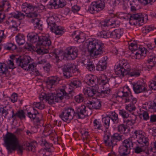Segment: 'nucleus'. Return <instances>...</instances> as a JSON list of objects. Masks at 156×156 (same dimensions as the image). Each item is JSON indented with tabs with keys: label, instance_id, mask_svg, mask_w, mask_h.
Listing matches in <instances>:
<instances>
[{
	"label": "nucleus",
	"instance_id": "nucleus-35",
	"mask_svg": "<svg viewBox=\"0 0 156 156\" xmlns=\"http://www.w3.org/2000/svg\"><path fill=\"white\" fill-rule=\"evenodd\" d=\"M137 117L136 115L129 116L127 119L123 120V123L127 125L132 126L136 122Z\"/></svg>",
	"mask_w": 156,
	"mask_h": 156
},
{
	"label": "nucleus",
	"instance_id": "nucleus-54",
	"mask_svg": "<svg viewBox=\"0 0 156 156\" xmlns=\"http://www.w3.org/2000/svg\"><path fill=\"white\" fill-rule=\"evenodd\" d=\"M33 107L36 108L40 110H42L44 108V105L42 102H34L33 104Z\"/></svg>",
	"mask_w": 156,
	"mask_h": 156
},
{
	"label": "nucleus",
	"instance_id": "nucleus-23",
	"mask_svg": "<svg viewBox=\"0 0 156 156\" xmlns=\"http://www.w3.org/2000/svg\"><path fill=\"white\" fill-rule=\"evenodd\" d=\"M33 109L35 110L34 113H32L31 112H28L27 115L34 124H37L41 120L42 115L40 114L38 111L36 110L34 108Z\"/></svg>",
	"mask_w": 156,
	"mask_h": 156
},
{
	"label": "nucleus",
	"instance_id": "nucleus-46",
	"mask_svg": "<svg viewBox=\"0 0 156 156\" xmlns=\"http://www.w3.org/2000/svg\"><path fill=\"white\" fill-rule=\"evenodd\" d=\"M37 16L35 17H33L34 18H32L31 20V22L33 23L34 25H35L34 26L37 28V27L39 30H41V25L39 23L40 20L39 19L36 18Z\"/></svg>",
	"mask_w": 156,
	"mask_h": 156
},
{
	"label": "nucleus",
	"instance_id": "nucleus-50",
	"mask_svg": "<svg viewBox=\"0 0 156 156\" xmlns=\"http://www.w3.org/2000/svg\"><path fill=\"white\" fill-rule=\"evenodd\" d=\"M47 60L44 57H40L37 58L36 61V65H41L44 66L47 63Z\"/></svg>",
	"mask_w": 156,
	"mask_h": 156
},
{
	"label": "nucleus",
	"instance_id": "nucleus-11",
	"mask_svg": "<svg viewBox=\"0 0 156 156\" xmlns=\"http://www.w3.org/2000/svg\"><path fill=\"white\" fill-rule=\"evenodd\" d=\"M108 0H98L92 2L88 9L90 12L94 14L102 10L105 7V3Z\"/></svg>",
	"mask_w": 156,
	"mask_h": 156
},
{
	"label": "nucleus",
	"instance_id": "nucleus-10",
	"mask_svg": "<svg viewBox=\"0 0 156 156\" xmlns=\"http://www.w3.org/2000/svg\"><path fill=\"white\" fill-rule=\"evenodd\" d=\"M21 8L22 11L26 14V16L27 17H35L37 15V12L39 8L37 6L25 2L22 4Z\"/></svg>",
	"mask_w": 156,
	"mask_h": 156
},
{
	"label": "nucleus",
	"instance_id": "nucleus-43",
	"mask_svg": "<svg viewBox=\"0 0 156 156\" xmlns=\"http://www.w3.org/2000/svg\"><path fill=\"white\" fill-rule=\"evenodd\" d=\"M140 111L139 116L140 118L143 117V119L145 121H147L149 119V114L146 111L140 108Z\"/></svg>",
	"mask_w": 156,
	"mask_h": 156
},
{
	"label": "nucleus",
	"instance_id": "nucleus-64",
	"mask_svg": "<svg viewBox=\"0 0 156 156\" xmlns=\"http://www.w3.org/2000/svg\"><path fill=\"white\" fill-rule=\"evenodd\" d=\"M9 25L11 26L12 28H16L19 25V23H18L15 20H12L9 23Z\"/></svg>",
	"mask_w": 156,
	"mask_h": 156
},
{
	"label": "nucleus",
	"instance_id": "nucleus-32",
	"mask_svg": "<svg viewBox=\"0 0 156 156\" xmlns=\"http://www.w3.org/2000/svg\"><path fill=\"white\" fill-rule=\"evenodd\" d=\"M147 62L149 64L147 65V68L149 69H151L156 64V56L154 55L149 56L148 57Z\"/></svg>",
	"mask_w": 156,
	"mask_h": 156
},
{
	"label": "nucleus",
	"instance_id": "nucleus-8",
	"mask_svg": "<svg viewBox=\"0 0 156 156\" xmlns=\"http://www.w3.org/2000/svg\"><path fill=\"white\" fill-rule=\"evenodd\" d=\"M17 65L26 70H31L34 68L35 63L33 59L28 55L20 57L18 58H14Z\"/></svg>",
	"mask_w": 156,
	"mask_h": 156
},
{
	"label": "nucleus",
	"instance_id": "nucleus-57",
	"mask_svg": "<svg viewBox=\"0 0 156 156\" xmlns=\"http://www.w3.org/2000/svg\"><path fill=\"white\" fill-rule=\"evenodd\" d=\"M35 143H31L27 144L26 146L27 147V149H28L29 151L34 152L35 149Z\"/></svg>",
	"mask_w": 156,
	"mask_h": 156
},
{
	"label": "nucleus",
	"instance_id": "nucleus-53",
	"mask_svg": "<svg viewBox=\"0 0 156 156\" xmlns=\"http://www.w3.org/2000/svg\"><path fill=\"white\" fill-rule=\"evenodd\" d=\"M78 32L74 31L72 34V35L73 38H74L75 41H76L77 42H82V41H80L82 39L81 36L80 34H77Z\"/></svg>",
	"mask_w": 156,
	"mask_h": 156
},
{
	"label": "nucleus",
	"instance_id": "nucleus-36",
	"mask_svg": "<svg viewBox=\"0 0 156 156\" xmlns=\"http://www.w3.org/2000/svg\"><path fill=\"white\" fill-rule=\"evenodd\" d=\"M70 87L77 88L81 86V83L80 80L77 78H73L70 80L69 83Z\"/></svg>",
	"mask_w": 156,
	"mask_h": 156
},
{
	"label": "nucleus",
	"instance_id": "nucleus-2",
	"mask_svg": "<svg viewBox=\"0 0 156 156\" xmlns=\"http://www.w3.org/2000/svg\"><path fill=\"white\" fill-rule=\"evenodd\" d=\"M3 145L9 153H12L16 151L19 153L21 154L24 150V146L19 144L17 136L14 134L7 132L3 137Z\"/></svg>",
	"mask_w": 156,
	"mask_h": 156
},
{
	"label": "nucleus",
	"instance_id": "nucleus-13",
	"mask_svg": "<svg viewBox=\"0 0 156 156\" xmlns=\"http://www.w3.org/2000/svg\"><path fill=\"white\" fill-rule=\"evenodd\" d=\"M134 134L137 139V141L139 144L143 147L147 148L149 144V140L145 133L141 130H136L134 132Z\"/></svg>",
	"mask_w": 156,
	"mask_h": 156
},
{
	"label": "nucleus",
	"instance_id": "nucleus-63",
	"mask_svg": "<svg viewBox=\"0 0 156 156\" xmlns=\"http://www.w3.org/2000/svg\"><path fill=\"white\" fill-rule=\"evenodd\" d=\"M149 87L151 90H156V82L154 81L151 82L149 84Z\"/></svg>",
	"mask_w": 156,
	"mask_h": 156
},
{
	"label": "nucleus",
	"instance_id": "nucleus-59",
	"mask_svg": "<svg viewBox=\"0 0 156 156\" xmlns=\"http://www.w3.org/2000/svg\"><path fill=\"white\" fill-rule=\"evenodd\" d=\"M39 143L41 145L44 146L46 149H49L50 148V146L48 143L45 141L44 139L42 138H40Z\"/></svg>",
	"mask_w": 156,
	"mask_h": 156
},
{
	"label": "nucleus",
	"instance_id": "nucleus-55",
	"mask_svg": "<svg viewBox=\"0 0 156 156\" xmlns=\"http://www.w3.org/2000/svg\"><path fill=\"white\" fill-rule=\"evenodd\" d=\"M80 133L83 137V140H84L85 139L87 140L88 139L89 134L87 129H82Z\"/></svg>",
	"mask_w": 156,
	"mask_h": 156
},
{
	"label": "nucleus",
	"instance_id": "nucleus-58",
	"mask_svg": "<svg viewBox=\"0 0 156 156\" xmlns=\"http://www.w3.org/2000/svg\"><path fill=\"white\" fill-rule=\"evenodd\" d=\"M75 101L77 103H81L83 101L84 97L82 94H79L75 96L74 98Z\"/></svg>",
	"mask_w": 156,
	"mask_h": 156
},
{
	"label": "nucleus",
	"instance_id": "nucleus-34",
	"mask_svg": "<svg viewBox=\"0 0 156 156\" xmlns=\"http://www.w3.org/2000/svg\"><path fill=\"white\" fill-rule=\"evenodd\" d=\"M123 33V29H118L112 32V38L115 39H119Z\"/></svg>",
	"mask_w": 156,
	"mask_h": 156
},
{
	"label": "nucleus",
	"instance_id": "nucleus-30",
	"mask_svg": "<svg viewBox=\"0 0 156 156\" xmlns=\"http://www.w3.org/2000/svg\"><path fill=\"white\" fill-rule=\"evenodd\" d=\"M134 137H130L123 141L122 144L131 150L132 147H133V143H134Z\"/></svg>",
	"mask_w": 156,
	"mask_h": 156
},
{
	"label": "nucleus",
	"instance_id": "nucleus-3",
	"mask_svg": "<svg viewBox=\"0 0 156 156\" xmlns=\"http://www.w3.org/2000/svg\"><path fill=\"white\" fill-rule=\"evenodd\" d=\"M130 67L126 60H121L115 68V74L120 77H123L127 75L130 77H136L140 76V70L137 69H130Z\"/></svg>",
	"mask_w": 156,
	"mask_h": 156
},
{
	"label": "nucleus",
	"instance_id": "nucleus-4",
	"mask_svg": "<svg viewBox=\"0 0 156 156\" xmlns=\"http://www.w3.org/2000/svg\"><path fill=\"white\" fill-rule=\"evenodd\" d=\"M78 52V50L76 47H69L67 48L63 54L61 53L58 55L55 54L53 56L56 60V62H58L59 60L62 59L73 60L77 57Z\"/></svg>",
	"mask_w": 156,
	"mask_h": 156
},
{
	"label": "nucleus",
	"instance_id": "nucleus-52",
	"mask_svg": "<svg viewBox=\"0 0 156 156\" xmlns=\"http://www.w3.org/2000/svg\"><path fill=\"white\" fill-rule=\"evenodd\" d=\"M119 114L122 117L123 120L127 118L129 116L128 112L124 109L119 110Z\"/></svg>",
	"mask_w": 156,
	"mask_h": 156
},
{
	"label": "nucleus",
	"instance_id": "nucleus-22",
	"mask_svg": "<svg viewBox=\"0 0 156 156\" xmlns=\"http://www.w3.org/2000/svg\"><path fill=\"white\" fill-rule=\"evenodd\" d=\"M76 112H75L74 116L78 119H83L87 115V113L86 107L83 105L76 108Z\"/></svg>",
	"mask_w": 156,
	"mask_h": 156
},
{
	"label": "nucleus",
	"instance_id": "nucleus-6",
	"mask_svg": "<svg viewBox=\"0 0 156 156\" xmlns=\"http://www.w3.org/2000/svg\"><path fill=\"white\" fill-rule=\"evenodd\" d=\"M129 48L132 52L131 55L133 59H140L146 55L147 50L142 46H139L135 42L130 41L128 43Z\"/></svg>",
	"mask_w": 156,
	"mask_h": 156
},
{
	"label": "nucleus",
	"instance_id": "nucleus-9",
	"mask_svg": "<svg viewBox=\"0 0 156 156\" xmlns=\"http://www.w3.org/2000/svg\"><path fill=\"white\" fill-rule=\"evenodd\" d=\"M148 16L145 14L139 13L131 15L130 17L129 23L133 25L142 26L147 22Z\"/></svg>",
	"mask_w": 156,
	"mask_h": 156
},
{
	"label": "nucleus",
	"instance_id": "nucleus-15",
	"mask_svg": "<svg viewBox=\"0 0 156 156\" xmlns=\"http://www.w3.org/2000/svg\"><path fill=\"white\" fill-rule=\"evenodd\" d=\"M74 91L73 90L69 91L68 93H66L65 90V86H62L58 88L55 95L59 101L64 98L66 99L72 98L74 95Z\"/></svg>",
	"mask_w": 156,
	"mask_h": 156
},
{
	"label": "nucleus",
	"instance_id": "nucleus-60",
	"mask_svg": "<svg viewBox=\"0 0 156 156\" xmlns=\"http://www.w3.org/2000/svg\"><path fill=\"white\" fill-rule=\"evenodd\" d=\"M14 58L15 57H14L12 60H8L7 61V64L8 65L7 67H8V68H9V69H13L15 68L13 62V60H15L14 59ZM15 61L16 60H15Z\"/></svg>",
	"mask_w": 156,
	"mask_h": 156
},
{
	"label": "nucleus",
	"instance_id": "nucleus-42",
	"mask_svg": "<svg viewBox=\"0 0 156 156\" xmlns=\"http://www.w3.org/2000/svg\"><path fill=\"white\" fill-rule=\"evenodd\" d=\"M3 48L5 50L13 51L16 49V46L13 43H8L4 45Z\"/></svg>",
	"mask_w": 156,
	"mask_h": 156
},
{
	"label": "nucleus",
	"instance_id": "nucleus-44",
	"mask_svg": "<svg viewBox=\"0 0 156 156\" xmlns=\"http://www.w3.org/2000/svg\"><path fill=\"white\" fill-rule=\"evenodd\" d=\"M107 66V62H104L99 61L96 66V69L98 71H101L106 69Z\"/></svg>",
	"mask_w": 156,
	"mask_h": 156
},
{
	"label": "nucleus",
	"instance_id": "nucleus-40",
	"mask_svg": "<svg viewBox=\"0 0 156 156\" xmlns=\"http://www.w3.org/2000/svg\"><path fill=\"white\" fill-rule=\"evenodd\" d=\"M100 85H104L108 84L109 79L104 74H101L99 77Z\"/></svg>",
	"mask_w": 156,
	"mask_h": 156
},
{
	"label": "nucleus",
	"instance_id": "nucleus-1",
	"mask_svg": "<svg viewBox=\"0 0 156 156\" xmlns=\"http://www.w3.org/2000/svg\"><path fill=\"white\" fill-rule=\"evenodd\" d=\"M28 39L32 43L37 42L36 48L30 43L26 44V48L35 51L38 54H44L48 52V47L51 44L48 35L39 36L37 34L30 33L27 35Z\"/></svg>",
	"mask_w": 156,
	"mask_h": 156
},
{
	"label": "nucleus",
	"instance_id": "nucleus-20",
	"mask_svg": "<svg viewBox=\"0 0 156 156\" xmlns=\"http://www.w3.org/2000/svg\"><path fill=\"white\" fill-rule=\"evenodd\" d=\"M134 91L136 94H139L142 92H147V85L145 83L138 82L132 83Z\"/></svg>",
	"mask_w": 156,
	"mask_h": 156
},
{
	"label": "nucleus",
	"instance_id": "nucleus-51",
	"mask_svg": "<svg viewBox=\"0 0 156 156\" xmlns=\"http://www.w3.org/2000/svg\"><path fill=\"white\" fill-rule=\"evenodd\" d=\"M127 129L126 126L123 124H120L117 127V131L121 133L124 134Z\"/></svg>",
	"mask_w": 156,
	"mask_h": 156
},
{
	"label": "nucleus",
	"instance_id": "nucleus-24",
	"mask_svg": "<svg viewBox=\"0 0 156 156\" xmlns=\"http://www.w3.org/2000/svg\"><path fill=\"white\" fill-rule=\"evenodd\" d=\"M59 80V78L56 76L48 78L46 82L47 88L50 89L54 88L55 85L58 83Z\"/></svg>",
	"mask_w": 156,
	"mask_h": 156
},
{
	"label": "nucleus",
	"instance_id": "nucleus-16",
	"mask_svg": "<svg viewBox=\"0 0 156 156\" xmlns=\"http://www.w3.org/2000/svg\"><path fill=\"white\" fill-rule=\"evenodd\" d=\"M75 114L74 109L71 108H65L59 115L62 120L68 123L73 119Z\"/></svg>",
	"mask_w": 156,
	"mask_h": 156
},
{
	"label": "nucleus",
	"instance_id": "nucleus-25",
	"mask_svg": "<svg viewBox=\"0 0 156 156\" xmlns=\"http://www.w3.org/2000/svg\"><path fill=\"white\" fill-rule=\"evenodd\" d=\"M112 141V137L111 133L109 132H106L104 133V141L106 146L113 147L115 145L111 144Z\"/></svg>",
	"mask_w": 156,
	"mask_h": 156
},
{
	"label": "nucleus",
	"instance_id": "nucleus-45",
	"mask_svg": "<svg viewBox=\"0 0 156 156\" xmlns=\"http://www.w3.org/2000/svg\"><path fill=\"white\" fill-rule=\"evenodd\" d=\"M8 67L5 63H0V75L5 76L7 72Z\"/></svg>",
	"mask_w": 156,
	"mask_h": 156
},
{
	"label": "nucleus",
	"instance_id": "nucleus-62",
	"mask_svg": "<svg viewBox=\"0 0 156 156\" xmlns=\"http://www.w3.org/2000/svg\"><path fill=\"white\" fill-rule=\"evenodd\" d=\"M7 5H9V2L6 1H3L0 2V10L2 11L5 7H6Z\"/></svg>",
	"mask_w": 156,
	"mask_h": 156
},
{
	"label": "nucleus",
	"instance_id": "nucleus-17",
	"mask_svg": "<svg viewBox=\"0 0 156 156\" xmlns=\"http://www.w3.org/2000/svg\"><path fill=\"white\" fill-rule=\"evenodd\" d=\"M55 94L53 93L46 94L42 92L39 95V99L41 101L45 99L49 104H54L55 102L59 101Z\"/></svg>",
	"mask_w": 156,
	"mask_h": 156
},
{
	"label": "nucleus",
	"instance_id": "nucleus-19",
	"mask_svg": "<svg viewBox=\"0 0 156 156\" xmlns=\"http://www.w3.org/2000/svg\"><path fill=\"white\" fill-rule=\"evenodd\" d=\"M87 105L90 109H99L101 107V105L100 100L95 98L90 99L88 101Z\"/></svg>",
	"mask_w": 156,
	"mask_h": 156
},
{
	"label": "nucleus",
	"instance_id": "nucleus-31",
	"mask_svg": "<svg viewBox=\"0 0 156 156\" xmlns=\"http://www.w3.org/2000/svg\"><path fill=\"white\" fill-rule=\"evenodd\" d=\"M16 117H18L21 120L25 119L26 116L25 113L23 110H20L18 111L16 113H14V110H12V118L14 120Z\"/></svg>",
	"mask_w": 156,
	"mask_h": 156
},
{
	"label": "nucleus",
	"instance_id": "nucleus-37",
	"mask_svg": "<svg viewBox=\"0 0 156 156\" xmlns=\"http://www.w3.org/2000/svg\"><path fill=\"white\" fill-rule=\"evenodd\" d=\"M50 30L56 35H62L65 32L64 29L62 27L56 25Z\"/></svg>",
	"mask_w": 156,
	"mask_h": 156
},
{
	"label": "nucleus",
	"instance_id": "nucleus-18",
	"mask_svg": "<svg viewBox=\"0 0 156 156\" xmlns=\"http://www.w3.org/2000/svg\"><path fill=\"white\" fill-rule=\"evenodd\" d=\"M49 4L52 9H57L63 8L66 5L67 1L70 2L71 5L73 2H76V0H49Z\"/></svg>",
	"mask_w": 156,
	"mask_h": 156
},
{
	"label": "nucleus",
	"instance_id": "nucleus-14",
	"mask_svg": "<svg viewBox=\"0 0 156 156\" xmlns=\"http://www.w3.org/2000/svg\"><path fill=\"white\" fill-rule=\"evenodd\" d=\"M64 76L67 78H70L78 70L76 66L70 62H68L64 64L61 67Z\"/></svg>",
	"mask_w": 156,
	"mask_h": 156
},
{
	"label": "nucleus",
	"instance_id": "nucleus-39",
	"mask_svg": "<svg viewBox=\"0 0 156 156\" xmlns=\"http://www.w3.org/2000/svg\"><path fill=\"white\" fill-rule=\"evenodd\" d=\"M16 40L19 45H23L25 42L24 36L20 34H19L16 35Z\"/></svg>",
	"mask_w": 156,
	"mask_h": 156
},
{
	"label": "nucleus",
	"instance_id": "nucleus-47",
	"mask_svg": "<svg viewBox=\"0 0 156 156\" xmlns=\"http://www.w3.org/2000/svg\"><path fill=\"white\" fill-rule=\"evenodd\" d=\"M102 121L104 124V125L106 129L108 128L110 123V118L108 115L102 119Z\"/></svg>",
	"mask_w": 156,
	"mask_h": 156
},
{
	"label": "nucleus",
	"instance_id": "nucleus-61",
	"mask_svg": "<svg viewBox=\"0 0 156 156\" xmlns=\"http://www.w3.org/2000/svg\"><path fill=\"white\" fill-rule=\"evenodd\" d=\"M87 69L90 71H93L95 69V67L92 62H89L87 64L86 66Z\"/></svg>",
	"mask_w": 156,
	"mask_h": 156
},
{
	"label": "nucleus",
	"instance_id": "nucleus-56",
	"mask_svg": "<svg viewBox=\"0 0 156 156\" xmlns=\"http://www.w3.org/2000/svg\"><path fill=\"white\" fill-rule=\"evenodd\" d=\"M146 148V147H143L141 145H140V146H137L134 148V152L137 154L140 153L144 151Z\"/></svg>",
	"mask_w": 156,
	"mask_h": 156
},
{
	"label": "nucleus",
	"instance_id": "nucleus-21",
	"mask_svg": "<svg viewBox=\"0 0 156 156\" xmlns=\"http://www.w3.org/2000/svg\"><path fill=\"white\" fill-rule=\"evenodd\" d=\"M119 21L116 20H105L101 22V27L104 29L106 27H118L119 25Z\"/></svg>",
	"mask_w": 156,
	"mask_h": 156
},
{
	"label": "nucleus",
	"instance_id": "nucleus-7",
	"mask_svg": "<svg viewBox=\"0 0 156 156\" xmlns=\"http://www.w3.org/2000/svg\"><path fill=\"white\" fill-rule=\"evenodd\" d=\"M86 83L90 87L83 89V92L85 94L92 97L98 93V87L97 84L98 79L94 77H88L86 80Z\"/></svg>",
	"mask_w": 156,
	"mask_h": 156
},
{
	"label": "nucleus",
	"instance_id": "nucleus-5",
	"mask_svg": "<svg viewBox=\"0 0 156 156\" xmlns=\"http://www.w3.org/2000/svg\"><path fill=\"white\" fill-rule=\"evenodd\" d=\"M103 47L104 45L101 42L96 39L90 40L87 45V48L90 55H94L95 58L103 53Z\"/></svg>",
	"mask_w": 156,
	"mask_h": 156
},
{
	"label": "nucleus",
	"instance_id": "nucleus-27",
	"mask_svg": "<svg viewBox=\"0 0 156 156\" xmlns=\"http://www.w3.org/2000/svg\"><path fill=\"white\" fill-rule=\"evenodd\" d=\"M112 137L111 144L113 145H117V142L119 141L124 139V137L122 135H121L117 133H114Z\"/></svg>",
	"mask_w": 156,
	"mask_h": 156
},
{
	"label": "nucleus",
	"instance_id": "nucleus-29",
	"mask_svg": "<svg viewBox=\"0 0 156 156\" xmlns=\"http://www.w3.org/2000/svg\"><path fill=\"white\" fill-rule=\"evenodd\" d=\"M107 115L110 118V120H111V123L112 122L113 124H117L119 122L118 115L115 112H110Z\"/></svg>",
	"mask_w": 156,
	"mask_h": 156
},
{
	"label": "nucleus",
	"instance_id": "nucleus-33",
	"mask_svg": "<svg viewBox=\"0 0 156 156\" xmlns=\"http://www.w3.org/2000/svg\"><path fill=\"white\" fill-rule=\"evenodd\" d=\"M7 104L8 102H7ZM12 110H14L9 105H7L3 106L2 108H1L0 109V112L2 113L3 116L5 117L8 115L9 112H11L12 113Z\"/></svg>",
	"mask_w": 156,
	"mask_h": 156
},
{
	"label": "nucleus",
	"instance_id": "nucleus-12",
	"mask_svg": "<svg viewBox=\"0 0 156 156\" xmlns=\"http://www.w3.org/2000/svg\"><path fill=\"white\" fill-rule=\"evenodd\" d=\"M124 88V90L126 89L128 91H124L121 88L118 91L117 96L124 99L125 103L129 102L131 100H132L133 103H136L137 100L136 98L133 97L131 94L129 87H125Z\"/></svg>",
	"mask_w": 156,
	"mask_h": 156
},
{
	"label": "nucleus",
	"instance_id": "nucleus-26",
	"mask_svg": "<svg viewBox=\"0 0 156 156\" xmlns=\"http://www.w3.org/2000/svg\"><path fill=\"white\" fill-rule=\"evenodd\" d=\"M130 150L122 144L119 147V154H117V156H127L129 154Z\"/></svg>",
	"mask_w": 156,
	"mask_h": 156
},
{
	"label": "nucleus",
	"instance_id": "nucleus-38",
	"mask_svg": "<svg viewBox=\"0 0 156 156\" xmlns=\"http://www.w3.org/2000/svg\"><path fill=\"white\" fill-rule=\"evenodd\" d=\"M144 108L147 109H148L151 112H156V98L154 100L153 103H151L150 104L148 105L147 104V105L144 106V105L143 106Z\"/></svg>",
	"mask_w": 156,
	"mask_h": 156
},
{
	"label": "nucleus",
	"instance_id": "nucleus-41",
	"mask_svg": "<svg viewBox=\"0 0 156 156\" xmlns=\"http://www.w3.org/2000/svg\"><path fill=\"white\" fill-rule=\"evenodd\" d=\"M98 35L101 37L105 38L112 37V32L108 30L107 31L103 30L99 32L98 34Z\"/></svg>",
	"mask_w": 156,
	"mask_h": 156
},
{
	"label": "nucleus",
	"instance_id": "nucleus-49",
	"mask_svg": "<svg viewBox=\"0 0 156 156\" xmlns=\"http://www.w3.org/2000/svg\"><path fill=\"white\" fill-rule=\"evenodd\" d=\"M129 102H130L132 103H130L126 105L125 108L126 110L129 111V112H131L135 110L136 107L135 106L134 104L136 103H133L132 101V100H131Z\"/></svg>",
	"mask_w": 156,
	"mask_h": 156
},
{
	"label": "nucleus",
	"instance_id": "nucleus-28",
	"mask_svg": "<svg viewBox=\"0 0 156 156\" xmlns=\"http://www.w3.org/2000/svg\"><path fill=\"white\" fill-rule=\"evenodd\" d=\"M101 85L103 88L101 89L100 94V97L101 98L105 97L107 96V95H108L110 94L111 90L108 87V84Z\"/></svg>",
	"mask_w": 156,
	"mask_h": 156
},
{
	"label": "nucleus",
	"instance_id": "nucleus-48",
	"mask_svg": "<svg viewBox=\"0 0 156 156\" xmlns=\"http://www.w3.org/2000/svg\"><path fill=\"white\" fill-rule=\"evenodd\" d=\"M154 27L152 25L146 26L142 28V32L144 34H147L153 30Z\"/></svg>",
	"mask_w": 156,
	"mask_h": 156
}]
</instances>
